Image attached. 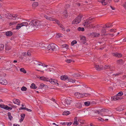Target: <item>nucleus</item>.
<instances>
[{
    "label": "nucleus",
    "instance_id": "nucleus-20",
    "mask_svg": "<svg viewBox=\"0 0 126 126\" xmlns=\"http://www.w3.org/2000/svg\"><path fill=\"white\" fill-rule=\"evenodd\" d=\"M98 1L101 2L102 4L103 5H106L107 4V2L106 1V0H97Z\"/></svg>",
    "mask_w": 126,
    "mask_h": 126
},
{
    "label": "nucleus",
    "instance_id": "nucleus-22",
    "mask_svg": "<svg viewBox=\"0 0 126 126\" xmlns=\"http://www.w3.org/2000/svg\"><path fill=\"white\" fill-rule=\"evenodd\" d=\"M40 79L41 80L46 81H48L49 79L43 76H42L40 77Z\"/></svg>",
    "mask_w": 126,
    "mask_h": 126
},
{
    "label": "nucleus",
    "instance_id": "nucleus-39",
    "mask_svg": "<svg viewBox=\"0 0 126 126\" xmlns=\"http://www.w3.org/2000/svg\"><path fill=\"white\" fill-rule=\"evenodd\" d=\"M25 116V114H22L21 115V119L20 120L23 121Z\"/></svg>",
    "mask_w": 126,
    "mask_h": 126
},
{
    "label": "nucleus",
    "instance_id": "nucleus-5",
    "mask_svg": "<svg viewBox=\"0 0 126 126\" xmlns=\"http://www.w3.org/2000/svg\"><path fill=\"white\" fill-rule=\"evenodd\" d=\"M72 102V99L69 98L65 100L64 105L66 107H69Z\"/></svg>",
    "mask_w": 126,
    "mask_h": 126
},
{
    "label": "nucleus",
    "instance_id": "nucleus-11",
    "mask_svg": "<svg viewBox=\"0 0 126 126\" xmlns=\"http://www.w3.org/2000/svg\"><path fill=\"white\" fill-rule=\"evenodd\" d=\"M68 78L67 76H63L61 77L60 79L62 80H64L67 82H69Z\"/></svg>",
    "mask_w": 126,
    "mask_h": 126
},
{
    "label": "nucleus",
    "instance_id": "nucleus-64",
    "mask_svg": "<svg viewBox=\"0 0 126 126\" xmlns=\"http://www.w3.org/2000/svg\"><path fill=\"white\" fill-rule=\"evenodd\" d=\"M13 126H20L19 125L17 124H14Z\"/></svg>",
    "mask_w": 126,
    "mask_h": 126
},
{
    "label": "nucleus",
    "instance_id": "nucleus-9",
    "mask_svg": "<svg viewBox=\"0 0 126 126\" xmlns=\"http://www.w3.org/2000/svg\"><path fill=\"white\" fill-rule=\"evenodd\" d=\"M8 16H9L11 17L10 18H12L13 20H15L19 18V16L16 14H8Z\"/></svg>",
    "mask_w": 126,
    "mask_h": 126
},
{
    "label": "nucleus",
    "instance_id": "nucleus-3",
    "mask_svg": "<svg viewBox=\"0 0 126 126\" xmlns=\"http://www.w3.org/2000/svg\"><path fill=\"white\" fill-rule=\"evenodd\" d=\"M29 24L32 26L35 27L40 25L39 22L36 20H32Z\"/></svg>",
    "mask_w": 126,
    "mask_h": 126
},
{
    "label": "nucleus",
    "instance_id": "nucleus-59",
    "mask_svg": "<svg viewBox=\"0 0 126 126\" xmlns=\"http://www.w3.org/2000/svg\"><path fill=\"white\" fill-rule=\"evenodd\" d=\"M123 6L125 9L126 8V1L124 3Z\"/></svg>",
    "mask_w": 126,
    "mask_h": 126
},
{
    "label": "nucleus",
    "instance_id": "nucleus-26",
    "mask_svg": "<svg viewBox=\"0 0 126 126\" xmlns=\"http://www.w3.org/2000/svg\"><path fill=\"white\" fill-rule=\"evenodd\" d=\"M32 62L34 64L37 65H41V64L40 63L37 61L34 60Z\"/></svg>",
    "mask_w": 126,
    "mask_h": 126
},
{
    "label": "nucleus",
    "instance_id": "nucleus-17",
    "mask_svg": "<svg viewBox=\"0 0 126 126\" xmlns=\"http://www.w3.org/2000/svg\"><path fill=\"white\" fill-rule=\"evenodd\" d=\"M106 110L105 109H102L101 110H97L95 112L96 113H97L98 114L101 115L103 116V115L102 114H101V112H104Z\"/></svg>",
    "mask_w": 126,
    "mask_h": 126
},
{
    "label": "nucleus",
    "instance_id": "nucleus-52",
    "mask_svg": "<svg viewBox=\"0 0 126 126\" xmlns=\"http://www.w3.org/2000/svg\"><path fill=\"white\" fill-rule=\"evenodd\" d=\"M72 61V60L71 59H67L66 61V62L68 63H70Z\"/></svg>",
    "mask_w": 126,
    "mask_h": 126
},
{
    "label": "nucleus",
    "instance_id": "nucleus-15",
    "mask_svg": "<svg viewBox=\"0 0 126 126\" xmlns=\"http://www.w3.org/2000/svg\"><path fill=\"white\" fill-rule=\"evenodd\" d=\"M78 117H76L74 119V122L73 124V125L75 126H76L79 124L78 121Z\"/></svg>",
    "mask_w": 126,
    "mask_h": 126
},
{
    "label": "nucleus",
    "instance_id": "nucleus-63",
    "mask_svg": "<svg viewBox=\"0 0 126 126\" xmlns=\"http://www.w3.org/2000/svg\"><path fill=\"white\" fill-rule=\"evenodd\" d=\"M51 100L53 101L54 102H55L56 104H57L56 103V100H55V99H54L53 98H52L51 99Z\"/></svg>",
    "mask_w": 126,
    "mask_h": 126
},
{
    "label": "nucleus",
    "instance_id": "nucleus-47",
    "mask_svg": "<svg viewBox=\"0 0 126 126\" xmlns=\"http://www.w3.org/2000/svg\"><path fill=\"white\" fill-rule=\"evenodd\" d=\"M56 36L57 38H60L63 37V35L60 33H58L57 34Z\"/></svg>",
    "mask_w": 126,
    "mask_h": 126
},
{
    "label": "nucleus",
    "instance_id": "nucleus-50",
    "mask_svg": "<svg viewBox=\"0 0 126 126\" xmlns=\"http://www.w3.org/2000/svg\"><path fill=\"white\" fill-rule=\"evenodd\" d=\"M117 63L119 64H121L122 63V60H119L117 61Z\"/></svg>",
    "mask_w": 126,
    "mask_h": 126
},
{
    "label": "nucleus",
    "instance_id": "nucleus-25",
    "mask_svg": "<svg viewBox=\"0 0 126 126\" xmlns=\"http://www.w3.org/2000/svg\"><path fill=\"white\" fill-rule=\"evenodd\" d=\"M38 5V3L37 2H34L32 4V6L33 8H35L37 7Z\"/></svg>",
    "mask_w": 126,
    "mask_h": 126
},
{
    "label": "nucleus",
    "instance_id": "nucleus-44",
    "mask_svg": "<svg viewBox=\"0 0 126 126\" xmlns=\"http://www.w3.org/2000/svg\"><path fill=\"white\" fill-rule=\"evenodd\" d=\"M78 30L79 31H84V28H81L79 27L78 29Z\"/></svg>",
    "mask_w": 126,
    "mask_h": 126
},
{
    "label": "nucleus",
    "instance_id": "nucleus-10",
    "mask_svg": "<svg viewBox=\"0 0 126 126\" xmlns=\"http://www.w3.org/2000/svg\"><path fill=\"white\" fill-rule=\"evenodd\" d=\"M0 83L2 84L6 85L7 83V82L5 79L0 77Z\"/></svg>",
    "mask_w": 126,
    "mask_h": 126
},
{
    "label": "nucleus",
    "instance_id": "nucleus-51",
    "mask_svg": "<svg viewBox=\"0 0 126 126\" xmlns=\"http://www.w3.org/2000/svg\"><path fill=\"white\" fill-rule=\"evenodd\" d=\"M59 26L62 29L63 31H65V29L64 28L62 24H60Z\"/></svg>",
    "mask_w": 126,
    "mask_h": 126
},
{
    "label": "nucleus",
    "instance_id": "nucleus-55",
    "mask_svg": "<svg viewBox=\"0 0 126 126\" xmlns=\"http://www.w3.org/2000/svg\"><path fill=\"white\" fill-rule=\"evenodd\" d=\"M103 28L101 32L103 33H105L106 32V31L105 29V28H103Z\"/></svg>",
    "mask_w": 126,
    "mask_h": 126
},
{
    "label": "nucleus",
    "instance_id": "nucleus-54",
    "mask_svg": "<svg viewBox=\"0 0 126 126\" xmlns=\"http://www.w3.org/2000/svg\"><path fill=\"white\" fill-rule=\"evenodd\" d=\"M45 86V85L43 84H41L40 86H39V87L40 88H43Z\"/></svg>",
    "mask_w": 126,
    "mask_h": 126
},
{
    "label": "nucleus",
    "instance_id": "nucleus-6",
    "mask_svg": "<svg viewBox=\"0 0 126 126\" xmlns=\"http://www.w3.org/2000/svg\"><path fill=\"white\" fill-rule=\"evenodd\" d=\"M47 49L50 51H54L56 48V45L55 44H51L48 45L47 47Z\"/></svg>",
    "mask_w": 126,
    "mask_h": 126
},
{
    "label": "nucleus",
    "instance_id": "nucleus-30",
    "mask_svg": "<svg viewBox=\"0 0 126 126\" xmlns=\"http://www.w3.org/2000/svg\"><path fill=\"white\" fill-rule=\"evenodd\" d=\"M82 95H83L82 97H88L90 95V94L88 93H84L82 94Z\"/></svg>",
    "mask_w": 126,
    "mask_h": 126
},
{
    "label": "nucleus",
    "instance_id": "nucleus-58",
    "mask_svg": "<svg viewBox=\"0 0 126 126\" xmlns=\"http://www.w3.org/2000/svg\"><path fill=\"white\" fill-rule=\"evenodd\" d=\"M27 56H30L31 55V53H30V52L29 51H28L27 52Z\"/></svg>",
    "mask_w": 126,
    "mask_h": 126
},
{
    "label": "nucleus",
    "instance_id": "nucleus-8",
    "mask_svg": "<svg viewBox=\"0 0 126 126\" xmlns=\"http://www.w3.org/2000/svg\"><path fill=\"white\" fill-rule=\"evenodd\" d=\"M0 107L8 110H10L12 109V108L11 107H9L8 106L5 105L3 104L0 105Z\"/></svg>",
    "mask_w": 126,
    "mask_h": 126
},
{
    "label": "nucleus",
    "instance_id": "nucleus-28",
    "mask_svg": "<svg viewBox=\"0 0 126 126\" xmlns=\"http://www.w3.org/2000/svg\"><path fill=\"white\" fill-rule=\"evenodd\" d=\"M91 35L95 37H98L100 35V34L99 33L95 32L93 33H91Z\"/></svg>",
    "mask_w": 126,
    "mask_h": 126
},
{
    "label": "nucleus",
    "instance_id": "nucleus-14",
    "mask_svg": "<svg viewBox=\"0 0 126 126\" xmlns=\"http://www.w3.org/2000/svg\"><path fill=\"white\" fill-rule=\"evenodd\" d=\"M13 102L15 104H16L18 105H20V101L18 99L15 98L13 100Z\"/></svg>",
    "mask_w": 126,
    "mask_h": 126
},
{
    "label": "nucleus",
    "instance_id": "nucleus-57",
    "mask_svg": "<svg viewBox=\"0 0 126 126\" xmlns=\"http://www.w3.org/2000/svg\"><path fill=\"white\" fill-rule=\"evenodd\" d=\"M63 47H65L66 48H68V46L66 44H64L63 45Z\"/></svg>",
    "mask_w": 126,
    "mask_h": 126
},
{
    "label": "nucleus",
    "instance_id": "nucleus-40",
    "mask_svg": "<svg viewBox=\"0 0 126 126\" xmlns=\"http://www.w3.org/2000/svg\"><path fill=\"white\" fill-rule=\"evenodd\" d=\"M4 48V46L2 44H0V52Z\"/></svg>",
    "mask_w": 126,
    "mask_h": 126
},
{
    "label": "nucleus",
    "instance_id": "nucleus-32",
    "mask_svg": "<svg viewBox=\"0 0 126 126\" xmlns=\"http://www.w3.org/2000/svg\"><path fill=\"white\" fill-rule=\"evenodd\" d=\"M21 26H25L26 27H27L28 25V22H22L21 23Z\"/></svg>",
    "mask_w": 126,
    "mask_h": 126
},
{
    "label": "nucleus",
    "instance_id": "nucleus-56",
    "mask_svg": "<svg viewBox=\"0 0 126 126\" xmlns=\"http://www.w3.org/2000/svg\"><path fill=\"white\" fill-rule=\"evenodd\" d=\"M54 21H55L56 23L59 25L60 24H59L60 22L58 20H57L56 19H55V20H54Z\"/></svg>",
    "mask_w": 126,
    "mask_h": 126
},
{
    "label": "nucleus",
    "instance_id": "nucleus-24",
    "mask_svg": "<svg viewBox=\"0 0 126 126\" xmlns=\"http://www.w3.org/2000/svg\"><path fill=\"white\" fill-rule=\"evenodd\" d=\"M81 38V41L83 42V43L84 44L85 43V41L86 40V38L84 36H82L80 37Z\"/></svg>",
    "mask_w": 126,
    "mask_h": 126
},
{
    "label": "nucleus",
    "instance_id": "nucleus-4",
    "mask_svg": "<svg viewBox=\"0 0 126 126\" xmlns=\"http://www.w3.org/2000/svg\"><path fill=\"white\" fill-rule=\"evenodd\" d=\"M82 17L80 16H78L72 22V24H77L79 23L81 20Z\"/></svg>",
    "mask_w": 126,
    "mask_h": 126
},
{
    "label": "nucleus",
    "instance_id": "nucleus-43",
    "mask_svg": "<svg viewBox=\"0 0 126 126\" xmlns=\"http://www.w3.org/2000/svg\"><path fill=\"white\" fill-rule=\"evenodd\" d=\"M90 103L89 101L85 102L84 103V105L86 106H88L89 105Z\"/></svg>",
    "mask_w": 126,
    "mask_h": 126
},
{
    "label": "nucleus",
    "instance_id": "nucleus-2",
    "mask_svg": "<svg viewBox=\"0 0 126 126\" xmlns=\"http://www.w3.org/2000/svg\"><path fill=\"white\" fill-rule=\"evenodd\" d=\"M91 22V19L90 18L87 19L86 20L84 21V22L83 23V25L85 27L88 28H91L93 27L92 25L91 24H90Z\"/></svg>",
    "mask_w": 126,
    "mask_h": 126
},
{
    "label": "nucleus",
    "instance_id": "nucleus-45",
    "mask_svg": "<svg viewBox=\"0 0 126 126\" xmlns=\"http://www.w3.org/2000/svg\"><path fill=\"white\" fill-rule=\"evenodd\" d=\"M17 23V22L16 21H14L13 22H10L9 23V25L10 26H11L12 25L16 24Z\"/></svg>",
    "mask_w": 126,
    "mask_h": 126
},
{
    "label": "nucleus",
    "instance_id": "nucleus-41",
    "mask_svg": "<svg viewBox=\"0 0 126 126\" xmlns=\"http://www.w3.org/2000/svg\"><path fill=\"white\" fill-rule=\"evenodd\" d=\"M20 71L21 72H22L24 73H26V70L23 68H22L20 69Z\"/></svg>",
    "mask_w": 126,
    "mask_h": 126
},
{
    "label": "nucleus",
    "instance_id": "nucleus-31",
    "mask_svg": "<svg viewBox=\"0 0 126 126\" xmlns=\"http://www.w3.org/2000/svg\"><path fill=\"white\" fill-rule=\"evenodd\" d=\"M30 87L32 89H34L36 88H37V87L34 84V83H32L31 84Z\"/></svg>",
    "mask_w": 126,
    "mask_h": 126
},
{
    "label": "nucleus",
    "instance_id": "nucleus-1",
    "mask_svg": "<svg viewBox=\"0 0 126 126\" xmlns=\"http://www.w3.org/2000/svg\"><path fill=\"white\" fill-rule=\"evenodd\" d=\"M123 93L122 92H120L118 93L117 94L111 97V99L112 100L116 101L122 99L121 96L123 95Z\"/></svg>",
    "mask_w": 126,
    "mask_h": 126
},
{
    "label": "nucleus",
    "instance_id": "nucleus-53",
    "mask_svg": "<svg viewBox=\"0 0 126 126\" xmlns=\"http://www.w3.org/2000/svg\"><path fill=\"white\" fill-rule=\"evenodd\" d=\"M72 123L70 122H66V125L68 126H70L72 124Z\"/></svg>",
    "mask_w": 126,
    "mask_h": 126
},
{
    "label": "nucleus",
    "instance_id": "nucleus-60",
    "mask_svg": "<svg viewBox=\"0 0 126 126\" xmlns=\"http://www.w3.org/2000/svg\"><path fill=\"white\" fill-rule=\"evenodd\" d=\"M109 90L110 91H113V88L112 87H110L109 88Z\"/></svg>",
    "mask_w": 126,
    "mask_h": 126
},
{
    "label": "nucleus",
    "instance_id": "nucleus-34",
    "mask_svg": "<svg viewBox=\"0 0 126 126\" xmlns=\"http://www.w3.org/2000/svg\"><path fill=\"white\" fill-rule=\"evenodd\" d=\"M21 25V23L18 24L16 27V29L18 30L21 27H22Z\"/></svg>",
    "mask_w": 126,
    "mask_h": 126
},
{
    "label": "nucleus",
    "instance_id": "nucleus-46",
    "mask_svg": "<svg viewBox=\"0 0 126 126\" xmlns=\"http://www.w3.org/2000/svg\"><path fill=\"white\" fill-rule=\"evenodd\" d=\"M77 41L76 40H74L71 43V45L72 46H73L74 45L77 43Z\"/></svg>",
    "mask_w": 126,
    "mask_h": 126
},
{
    "label": "nucleus",
    "instance_id": "nucleus-29",
    "mask_svg": "<svg viewBox=\"0 0 126 126\" xmlns=\"http://www.w3.org/2000/svg\"><path fill=\"white\" fill-rule=\"evenodd\" d=\"M95 68L97 70L100 71L102 69V68L99 67V66L97 65H95Z\"/></svg>",
    "mask_w": 126,
    "mask_h": 126
},
{
    "label": "nucleus",
    "instance_id": "nucleus-42",
    "mask_svg": "<svg viewBox=\"0 0 126 126\" xmlns=\"http://www.w3.org/2000/svg\"><path fill=\"white\" fill-rule=\"evenodd\" d=\"M8 116L9 119L11 120L12 118L13 117L11 115V113L10 112H8Z\"/></svg>",
    "mask_w": 126,
    "mask_h": 126
},
{
    "label": "nucleus",
    "instance_id": "nucleus-35",
    "mask_svg": "<svg viewBox=\"0 0 126 126\" xmlns=\"http://www.w3.org/2000/svg\"><path fill=\"white\" fill-rule=\"evenodd\" d=\"M63 15L65 16V18H66L68 16L67 11L66 10H65L63 12Z\"/></svg>",
    "mask_w": 126,
    "mask_h": 126
},
{
    "label": "nucleus",
    "instance_id": "nucleus-19",
    "mask_svg": "<svg viewBox=\"0 0 126 126\" xmlns=\"http://www.w3.org/2000/svg\"><path fill=\"white\" fill-rule=\"evenodd\" d=\"M75 105L76 106L77 108L80 109L82 107V104L80 103H76Z\"/></svg>",
    "mask_w": 126,
    "mask_h": 126
},
{
    "label": "nucleus",
    "instance_id": "nucleus-37",
    "mask_svg": "<svg viewBox=\"0 0 126 126\" xmlns=\"http://www.w3.org/2000/svg\"><path fill=\"white\" fill-rule=\"evenodd\" d=\"M70 113V112L69 111H65L64 112L63 114V115H67Z\"/></svg>",
    "mask_w": 126,
    "mask_h": 126
},
{
    "label": "nucleus",
    "instance_id": "nucleus-27",
    "mask_svg": "<svg viewBox=\"0 0 126 126\" xmlns=\"http://www.w3.org/2000/svg\"><path fill=\"white\" fill-rule=\"evenodd\" d=\"M112 26V25L110 23H109L108 24L104 25L103 26V28H109L111 27Z\"/></svg>",
    "mask_w": 126,
    "mask_h": 126
},
{
    "label": "nucleus",
    "instance_id": "nucleus-61",
    "mask_svg": "<svg viewBox=\"0 0 126 126\" xmlns=\"http://www.w3.org/2000/svg\"><path fill=\"white\" fill-rule=\"evenodd\" d=\"M23 55L25 56H27V53L26 52L23 53H22Z\"/></svg>",
    "mask_w": 126,
    "mask_h": 126
},
{
    "label": "nucleus",
    "instance_id": "nucleus-23",
    "mask_svg": "<svg viewBox=\"0 0 126 126\" xmlns=\"http://www.w3.org/2000/svg\"><path fill=\"white\" fill-rule=\"evenodd\" d=\"M6 35L8 36H11L13 34V33L11 31H7L5 33Z\"/></svg>",
    "mask_w": 126,
    "mask_h": 126
},
{
    "label": "nucleus",
    "instance_id": "nucleus-18",
    "mask_svg": "<svg viewBox=\"0 0 126 126\" xmlns=\"http://www.w3.org/2000/svg\"><path fill=\"white\" fill-rule=\"evenodd\" d=\"M44 17L47 20L49 21H54L55 20V18H52L46 15Z\"/></svg>",
    "mask_w": 126,
    "mask_h": 126
},
{
    "label": "nucleus",
    "instance_id": "nucleus-36",
    "mask_svg": "<svg viewBox=\"0 0 126 126\" xmlns=\"http://www.w3.org/2000/svg\"><path fill=\"white\" fill-rule=\"evenodd\" d=\"M68 80L69 82H71L73 83H75L76 81V80L74 79H72L71 78H68Z\"/></svg>",
    "mask_w": 126,
    "mask_h": 126
},
{
    "label": "nucleus",
    "instance_id": "nucleus-49",
    "mask_svg": "<svg viewBox=\"0 0 126 126\" xmlns=\"http://www.w3.org/2000/svg\"><path fill=\"white\" fill-rule=\"evenodd\" d=\"M96 119H97L99 121H103L104 120L103 119L101 118V117H99L98 118H96Z\"/></svg>",
    "mask_w": 126,
    "mask_h": 126
},
{
    "label": "nucleus",
    "instance_id": "nucleus-33",
    "mask_svg": "<svg viewBox=\"0 0 126 126\" xmlns=\"http://www.w3.org/2000/svg\"><path fill=\"white\" fill-rule=\"evenodd\" d=\"M11 47L9 45H6L5 47V50H9L11 48Z\"/></svg>",
    "mask_w": 126,
    "mask_h": 126
},
{
    "label": "nucleus",
    "instance_id": "nucleus-16",
    "mask_svg": "<svg viewBox=\"0 0 126 126\" xmlns=\"http://www.w3.org/2000/svg\"><path fill=\"white\" fill-rule=\"evenodd\" d=\"M113 55L118 57H121L122 56V55L120 53H114L113 54Z\"/></svg>",
    "mask_w": 126,
    "mask_h": 126
},
{
    "label": "nucleus",
    "instance_id": "nucleus-38",
    "mask_svg": "<svg viewBox=\"0 0 126 126\" xmlns=\"http://www.w3.org/2000/svg\"><path fill=\"white\" fill-rule=\"evenodd\" d=\"M88 88V87L86 85L84 84L82 85L81 86H80V90H83L81 88H83L84 89H85V88Z\"/></svg>",
    "mask_w": 126,
    "mask_h": 126
},
{
    "label": "nucleus",
    "instance_id": "nucleus-7",
    "mask_svg": "<svg viewBox=\"0 0 126 126\" xmlns=\"http://www.w3.org/2000/svg\"><path fill=\"white\" fill-rule=\"evenodd\" d=\"M104 69H109L110 71H114V68L113 66L110 65H106L104 66Z\"/></svg>",
    "mask_w": 126,
    "mask_h": 126
},
{
    "label": "nucleus",
    "instance_id": "nucleus-48",
    "mask_svg": "<svg viewBox=\"0 0 126 126\" xmlns=\"http://www.w3.org/2000/svg\"><path fill=\"white\" fill-rule=\"evenodd\" d=\"M27 90V88L25 86H23V87H22L21 88V90L22 91H26Z\"/></svg>",
    "mask_w": 126,
    "mask_h": 126
},
{
    "label": "nucleus",
    "instance_id": "nucleus-12",
    "mask_svg": "<svg viewBox=\"0 0 126 126\" xmlns=\"http://www.w3.org/2000/svg\"><path fill=\"white\" fill-rule=\"evenodd\" d=\"M75 95L76 97L78 98H80L82 97L83 95H82V94H80L79 92H76L75 94Z\"/></svg>",
    "mask_w": 126,
    "mask_h": 126
},
{
    "label": "nucleus",
    "instance_id": "nucleus-21",
    "mask_svg": "<svg viewBox=\"0 0 126 126\" xmlns=\"http://www.w3.org/2000/svg\"><path fill=\"white\" fill-rule=\"evenodd\" d=\"M124 107L123 106H121L117 108V110L120 111L124 110Z\"/></svg>",
    "mask_w": 126,
    "mask_h": 126
},
{
    "label": "nucleus",
    "instance_id": "nucleus-62",
    "mask_svg": "<svg viewBox=\"0 0 126 126\" xmlns=\"http://www.w3.org/2000/svg\"><path fill=\"white\" fill-rule=\"evenodd\" d=\"M110 32H112L113 31H114V32H115V31H116V29H111L110 30Z\"/></svg>",
    "mask_w": 126,
    "mask_h": 126
},
{
    "label": "nucleus",
    "instance_id": "nucleus-13",
    "mask_svg": "<svg viewBox=\"0 0 126 126\" xmlns=\"http://www.w3.org/2000/svg\"><path fill=\"white\" fill-rule=\"evenodd\" d=\"M49 81L51 83L53 84H55L57 83L58 84V83H57V80L55 79H49Z\"/></svg>",
    "mask_w": 126,
    "mask_h": 126
}]
</instances>
